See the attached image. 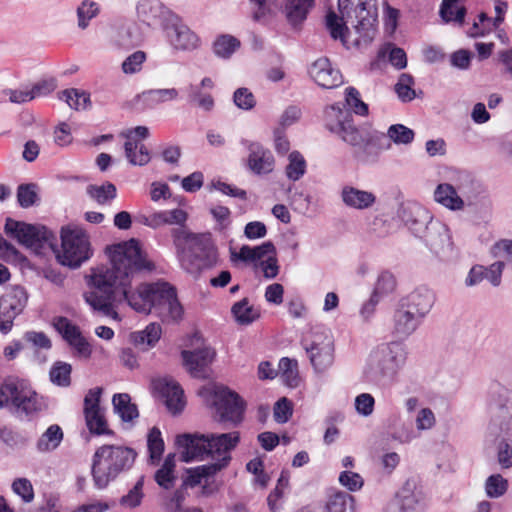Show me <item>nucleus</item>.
Instances as JSON below:
<instances>
[{"instance_id": "2eb2a0df", "label": "nucleus", "mask_w": 512, "mask_h": 512, "mask_svg": "<svg viewBox=\"0 0 512 512\" xmlns=\"http://www.w3.org/2000/svg\"><path fill=\"white\" fill-rule=\"evenodd\" d=\"M12 396V406L17 414L31 416L41 410L38 395L22 385L18 380L17 385H6Z\"/></svg>"}, {"instance_id": "338daca9", "label": "nucleus", "mask_w": 512, "mask_h": 512, "mask_svg": "<svg viewBox=\"0 0 512 512\" xmlns=\"http://www.w3.org/2000/svg\"><path fill=\"white\" fill-rule=\"evenodd\" d=\"M267 234V228L263 222L252 221L246 224L244 229V235L250 240L259 239L265 237Z\"/></svg>"}, {"instance_id": "5701e85b", "label": "nucleus", "mask_w": 512, "mask_h": 512, "mask_svg": "<svg viewBox=\"0 0 512 512\" xmlns=\"http://www.w3.org/2000/svg\"><path fill=\"white\" fill-rule=\"evenodd\" d=\"M341 197L346 206L359 210L367 209L376 202V196L372 192L352 186L343 187Z\"/></svg>"}, {"instance_id": "de8ad7c7", "label": "nucleus", "mask_w": 512, "mask_h": 512, "mask_svg": "<svg viewBox=\"0 0 512 512\" xmlns=\"http://www.w3.org/2000/svg\"><path fill=\"white\" fill-rule=\"evenodd\" d=\"M247 471L255 475V482L262 488H265L270 477L264 470V462L260 458L250 460L246 465Z\"/></svg>"}, {"instance_id": "864d4df0", "label": "nucleus", "mask_w": 512, "mask_h": 512, "mask_svg": "<svg viewBox=\"0 0 512 512\" xmlns=\"http://www.w3.org/2000/svg\"><path fill=\"white\" fill-rule=\"evenodd\" d=\"M235 105L243 110H251L256 105V99L248 88H238L233 95Z\"/></svg>"}, {"instance_id": "052dcab7", "label": "nucleus", "mask_w": 512, "mask_h": 512, "mask_svg": "<svg viewBox=\"0 0 512 512\" xmlns=\"http://www.w3.org/2000/svg\"><path fill=\"white\" fill-rule=\"evenodd\" d=\"M164 222L169 225H178L177 228H187L185 223L188 219V214L179 208L163 211Z\"/></svg>"}, {"instance_id": "bb28decb", "label": "nucleus", "mask_w": 512, "mask_h": 512, "mask_svg": "<svg viewBox=\"0 0 512 512\" xmlns=\"http://www.w3.org/2000/svg\"><path fill=\"white\" fill-rule=\"evenodd\" d=\"M175 454L169 453L162 466L155 472L154 480L163 489L169 490L174 486L175 476Z\"/></svg>"}, {"instance_id": "e433bc0d", "label": "nucleus", "mask_w": 512, "mask_h": 512, "mask_svg": "<svg viewBox=\"0 0 512 512\" xmlns=\"http://www.w3.org/2000/svg\"><path fill=\"white\" fill-rule=\"evenodd\" d=\"M279 370L285 384L289 387H297L299 384L298 362L295 359L283 357L279 361Z\"/></svg>"}, {"instance_id": "a19ab883", "label": "nucleus", "mask_w": 512, "mask_h": 512, "mask_svg": "<svg viewBox=\"0 0 512 512\" xmlns=\"http://www.w3.org/2000/svg\"><path fill=\"white\" fill-rule=\"evenodd\" d=\"M99 12L100 7L98 3L90 0L82 1L77 8L78 27L83 30L86 29L89 26L90 20L96 17Z\"/></svg>"}, {"instance_id": "6ab92c4d", "label": "nucleus", "mask_w": 512, "mask_h": 512, "mask_svg": "<svg viewBox=\"0 0 512 512\" xmlns=\"http://www.w3.org/2000/svg\"><path fill=\"white\" fill-rule=\"evenodd\" d=\"M184 366L193 377H204V370L208 367L216 356L213 348L204 346L194 351L183 350L181 352Z\"/></svg>"}, {"instance_id": "0e129e2a", "label": "nucleus", "mask_w": 512, "mask_h": 512, "mask_svg": "<svg viewBox=\"0 0 512 512\" xmlns=\"http://www.w3.org/2000/svg\"><path fill=\"white\" fill-rule=\"evenodd\" d=\"M494 257H503L508 261H512V240L501 239L497 241L491 248Z\"/></svg>"}, {"instance_id": "f704fd0d", "label": "nucleus", "mask_w": 512, "mask_h": 512, "mask_svg": "<svg viewBox=\"0 0 512 512\" xmlns=\"http://www.w3.org/2000/svg\"><path fill=\"white\" fill-rule=\"evenodd\" d=\"M147 446L151 463H159L164 452V441L162 438V433L158 427H152L149 430L147 436Z\"/></svg>"}, {"instance_id": "a211bd4d", "label": "nucleus", "mask_w": 512, "mask_h": 512, "mask_svg": "<svg viewBox=\"0 0 512 512\" xmlns=\"http://www.w3.org/2000/svg\"><path fill=\"white\" fill-rule=\"evenodd\" d=\"M309 73L314 81L322 88L333 89L343 83L342 74L332 67L328 58L317 59L310 67Z\"/></svg>"}, {"instance_id": "f03ea898", "label": "nucleus", "mask_w": 512, "mask_h": 512, "mask_svg": "<svg viewBox=\"0 0 512 512\" xmlns=\"http://www.w3.org/2000/svg\"><path fill=\"white\" fill-rule=\"evenodd\" d=\"M325 127L354 148L355 157L364 162H374L379 154L396 144H409L414 139V131L403 124L391 125L387 133L367 128H358L354 124L352 112L338 104L327 106L324 110Z\"/></svg>"}, {"instance_id": "3c124183", "label": "nucleus", "mask_w": 512, "mask_h": 512, "mask_svg": "<svg viewBox=\"0 0 512 512\" xmlns=\"http://www.w3.org/2000/svg\"><path fill=\"white\" fill-rule=\"evenodd\" d=\"M143 478L139 479L134 487L120 499V504L125 507L135 508L141 504L143 498Z\"/></svg>"}, {"instance_id": "a878e982", "label": "nucleus", "mask_w": 512, "mask_h": 512, "mask_svg": "<svg viewBox=\"0 0 512 512\" xmlns=\"http://www.w3.org/2000/svg\"><path fill=\"white\" fill-rule=\"evenodd\" d=\"M434 199L441 205L451 210H460L464 206V201L458 195L455 188L448 184H439L434 192Z\"/></svg>"}, {"instance_id": "6e6d98bb", "label": "nucleus", "mask_w": 512, "mask_h": 512, "mask_svg": "<svg viewBox=\"0 0 512 512\" xmlns=\"http://www.w3.org/2000/svg\"><path fill=\"white\" fill-rule=\"evenodd\" d=\"M293 414L292 403L286 398H280L274 405V419L277 423H286Z\"/></svg>"}, {"instance_id": "8fccbe9b", "label": "nucleus", "mask_w": 512, "mask_h": 512, "mask_svg": "<svg viewBox=\"0 0 512 512\" xmlns=\"http://www.w3.org/2000/svg\"><path fill=\"white\" fill-rule=\"evenodd\" d=\"M38 196L34 184H21L17 189V200L21 207L28 208L35 204Z\"/></svg>"}, {"instance_id": "72a5a7b5", "label": "nucleus", "mask_w": 512, "mask_h": 512, "mask_svg": "<svg viewBox=\"0 0 512 512\" xmlns=\"http://www.w3.org/2000/svg\"><path fill=\"white\" fill-rule=\"evenodd\" d=\"M87 194L98 204L104 205L111 202L117 196L116 186L111 182H105L102 185H89Z\"/></svg>"}, {"instance_id": "c85d7f7f", "label": "nucleus", "mask_w": 512, "mask_h": 512, "mask_svg": "<svg viewBox=\"0 0 512 512\" xmlns=\"http://www.w3.org/2000/svg\"><path fill=\"white\" fill-rule=\"evenodd\" d=\"M395 348L396 351L392 348L382 351L379 365L383 375L395 374L399 367L404 363L405 357L402 349L399 346H396Z\"/></svg>"}, {"instance_id": "9d476101", "label": "nucleus", "mask_w": 512, "mask_h": 512, "mask_svg": "<svg viewBox=\"0 0 512 512\" xmlns=\"http://www.w3.org/2000/svg\"><path fill=\"white\" fill-rule=\"evenodd\" d=\"M302 346L316 372H324L333 365L335 349L331 335L313 332L310 337L302 340Z\"/></svg>"}, {"instance_id": "393cba45", "label": "nucleus", "mask_w": 512, "mask_h": 512, "mask_svg": "<svg viewBox=\"0 0 512 512\" xmlns=\"http://www.w3.org/2000/svg\"><path fill=\"white\" fill-rule=\"evenodd\" d=\"M174 30V36L171 37V43L176 49L192 50L198 46L199 38L186 25L177 24L172 21L170 28Z\"/></svg>"}, {"instance_id": "423d86ee", "label": "nucleus", "mask_w": 512, "mask_h": 512, "mask_svg": "<svg viewBox=\"0 0 512 512\" xmlns=\"http://www.w3.org/2000/svg\"><path fill=\"white\" fill-rule=\"evenodd\" d=\"M136 452L128 447L116 445H102L94 455L92 461V476L95 486L105 488L121 472L130 469L135 461Z\"/></svg>"}, {"instance_id": "c03bdc74", "label": "nucleus", "mask_w": 512, "mask_h": 512, "mask_svg": "<svg viewBox=\"0 0 512 512\" xmlns=\"http://www.w3.org/2000/svg\"><path fill=\"white\" fill-rule=\"evenodd\" d=\"M414 79L411 75L403 73L395 85V92L403 102L412 101L416 94L413 89Z\"/></svg>"}, {"instance_id": "f257e3e1", "label": "nucleus", "mask_w": 512, "mask_h": 512, "mask_svg": "<svg viewBox=\"0 0 512 512\" xmlns=\"http://www.w3.org/2000/svg\"><path fill=\"white\" fill-rule=\"evenodd\" d=\"M111 267L91 269L87 283L93 288L85 293L86 302L104 316L120 320L114 308L116 302L126 301L136 312L149 314L154 311L162 320L178 321L183 307L174 286L165 281L142 283L132 289V277L141 272L154 270L136 239L118 243L108 248Z\"/></svg>"}, {"instance_id": "cd10ccee", "label": "nucleus", "mask_w": 512, "mask_h": 512, "mask_svg": "<svg viewBox=\"0 0 512 512\" xmlns=\"http://www.w3.org/2000/svg\"><path fill=\"white\" fill-rule=\"evenodd\" d=\"M115 412L125 422H130L139 416L137 406L131 403V397L127 393L115 394L112 398Z\"/></svg>"}, {"instance_id": "e2e57ef3", "label": "nucleus", "mask_w": 512, "mask_h": 512, "mask_svg": "<svg viewBox=\"0 0 512 512\" xmlns=\"http://www.w3.org/2000/svg\"><path fill=\"white\" fill-rule=\"evenodd\" d=\"M375 400L371 394L362 393L355 399V407L359 414L369 416L374 410Z\"/></svg>"}, {"instance_id": "20e7f679", "label": "nucleus", "mask_w": 512, "mask_h": 512, "mask_svg": "<svg viewBox=\"0 0 512 512\" xmlns=\"http://www.w3.org/2000/svg\"><path fill=\"white\" fill-rule=\"evenodd\" d=\"M171 237L181 266L188 273L199 275L218 264V249L211 233H193L188 228H172Z\"/></svg>"}, {"instance_id": "603ef678", "label": "nucleus", "mask_w": 512, "mask_h": 512, "mask_svg": "<svg viewBox=\"0 0 512 512\" xmlns=\"http://www.w3.org/2000/svg\"><path fill=\"white\" fill-rule=\"evenodd\" d=\"M12 490L26 503H30L34 499V489L31 482L27 478L15 479L12 483Z\"/></svg>"}, {"instance_id": "39448f33", "label": "nucleus", "mask_w": 512, "mask_h": 512, "mask_svg": "<svg viewBox=\"0 0 512 512\" xmlns=\"http://www.w3.org/2000/svg\"><path fill=\"white\" fill-rule=\"evenodd\" d=\"M240 441L237 431L224 434H182L177 436L176 444L182 449V460L190 462L206 457L216 458L223 453H230Z\"/></svg>"}, {"instance_id": "a18cd8bd", "label": "nucleus", "mask_w": 512, "mask_h": 512, "mask_svg": "<svg viewBox=\"0 0 512 512\" xmlns=\"http://www.w3.org/2000/svg\"><path fill=\"white\" fill-rule=\"evenodd\" d=\"M508 481L500 474L489 476L485 482V491L490 498H498L506 493Z\"/></svg>"}, {"instance_id": "7ed1b4c3", "label": "nucleus", "mask_w": 512, "mask_h": 512, "mask_svg": "<svg viewBox=\"0 0 512 512\" xmlns=\"http://www.w3.org/2000/svg\"><path fill=\"white\" fill-rule=\"evenodd\" d=\"M341 13L339 17L334 11L326 14V28L334 40H340L345 47L348 46L349 29L344 22L354 23L357 37L353 45L357 48L368 46L376 36L377 6L376 0H338Z\"/></svg>"}, {"instance_id": "473e14b6", "label": "nucleus", "mask_w": 512, "mask_h": 512, "mask_svg": "<svg viewBox=\"0 0 512 512\" xmlns=\"http://www.w3.org/2000/svg\"><path fill=\"white\" fill-rule=\"evenodd\" d=\"M231 313L235 318L236 322L240 325H248L259 318V313L249 304L247 298H244L236 302L232 308Z\"/></svg>"}, {"instance_id": "bf43d9fd", "label": "nucleus", "mask_w": 512, "mask_h": 512, "mask_svg": "<svg viewBox=\"0 0 512 512\" xmlns=\"http://www.w3.org/2000/svg\"><path fill=\"white\" fill-rule=\"evenodd\" d=\"M339 482L350 491H357L361 489L364 483L360 474L351 471L341 472L339 475Z\"/></svg>"}, {"instance_id": "69168bd1", "label": "nucleus", "mask_w": 512, "mask_h": 512, "mask_svg": "<svg viewBox=\"0 0 512 512\" xmlns=\"http://www.w3.org/2000/svg\"><path fill=\"white\" fill-rule=\"evenodd\" d=\"M69 345L74 349L78 357L89 359L92 355V346L83 335H80Z\"/></svg>"}, {"instance_id": "f3484780", "label": "nucleus", "mask_w": 512, "mask_h": 512, "mask_svg": "<svg viewBox=\"0 0 512 512\" xmlns=\"http://www.w3.org/2000/svg\"><path fill=\"white\" fill-rule=\"evenodd\" d=\"M247 167L256 175L271 173L275 167V159L271 151L258 142L248 145Z\"/></svg>"}, {"instance_id": "09e8293b", "label": "nucleus", "mask_w": 512, "mask_h": 512, "mask_svg": "<svg viewBox=\"0 0 512 512\" xmlns=\"http://www.w3.org/2000/svg\"><path fill=\"white\" fill-rule=\"evenodd\" d=\"M146 61V53L138 50L129 55L122 63V71L125 74H135L141 71L143 63Z\"/></svg>"}, {"instance_id": "58836bf2", "label": "nucleus", "mask_w": 512, "mask_h": 512, "mask_svg": "<svg viewBox=\"0 0 512 512\" xmlns=\"http://www.w3.org/2000/svg\"><path fill=\"white\" fill-rule=\"evenodd\" d=\"M53 326L68 344L82 335L80 328L63 316L54 318Z\"/></svg>"}, {"instance_id": "412c9836", "label": "nucleus", "mask_w": 512, "mask_h": 512, "mask_svg": "<svg viewBox=\"0 0 512 512\" xmlns=\"http://www.w3.org/2000/svg\"><path fill=\"white\" fill-rule=\"evenodd\" d=\"M178 95V90L175 88L150 89L138 94L135 103L141 109H152L162 103L177 99Z\"/></svg>"}, {"instance_id": "ddd939ff", "label": "nucleus", "mask_w": 512, "mask_h": 512, "mask_svg": "<svg viewBox=\"0 0 512 512\" xmlns=\"http://www.w3.org/2000/svg\"><path fill=\"white\" fill-rule=\"evenodd\" d=\"M126 141L124 143L125 156L129 163L144 166L150 162L151 156L142 140L148 138L149 129L146 126H137L121 133Z\"/></svg>"}, {"instance_id": "37998d69", "label": "nucleus", "mask_w": 512, "mask_h": 512, "mask_svg": "<svg viewBox=\"0 0 512 512\" xmlns=\"http://www.w3.org/2000/svg\"><path fill=\"white\" fill-rule=\"evenodd\" d=\"M161 334V326L157 323H150L144 330L134 333L133 338L136 344L146 343L153 347L159 341Z\"/></svg>"}, {"instance_id": "4c0bfd02", "label": "nucleus", "mask_w": 512, "mask_h": 512, "mask_svg": "<svg viewBox=\"0 0 512 512\" xmlns=\"http://www.w3.org/2000/svg\"><path fill=\"white\" fill-rule=\"evenodd\" d=\"M354 498L345 492L332 494L325 505L326 512H348L353 508Z\"/></svg>"}, {"instance_id": "c756f323", "label": "nucleus", "mask_w": 512, "mask_h": 512, "mask_svg": "<svg viewBox=\"0 0 512 512\" xmlns=\"http://www.w3.org/2000/svg\"><path fill=\"white\" fill-rule=\"evenodd\" d=\"M63 437L62 428L57 424H52L38 439L36 447L40 452L53 451L61 444Z\"/></svg>"}, {"instance_id": "13d9d810", "label": "nucleus", "mask_w": 512, "mask_h": 512, "mask_svg": "<svg viewBox=\"0 0 512 512\" xmlns=\"http://www.w3.org/2000/svg\"><path fill=\"white\" fill-rule=\"evenodd\" d=\"M214 459L217 461L213 464L199 466V471L203 474V478L212 476L225 468L229 464L231 456L230 453H223V455Z\"/></svg>"}, {"instance_id": "49530a36", "label": "nucleus", "mask_w": 512, "mask_h": 512, "mask_svg": "<svg viewBox=\"0 0 512 512\" xmlns=\"http://www.w3.org/2000/svg\"><path fill=\"white\" fill-rule=\"evenodd\" d=\"M395 289L396 279L394 275L388 271H384L377 279L373 294L380 298V296L394 292Z\"/></svg>"}, {"instance_id": "aec40b11", "label": "nucleus", "mask_w": 512, "mask_h": 512, "mask_svg": "<svg viewBox=\"0 0 512 512\" xmlns=\"http://www.w3.org/2000/svg\"><path fill=\"white\" fill-rule=\"evenodd\" d=\"M57 88V80L54 77L41 79L30 89L15 90L11 93L10 99L12 102L23 103L31 101L38 97L47 96Z\"/></svg>"}, {"instance_id": "1a4fd4ad", "label": "nucleus", "mask_w": 512, "mask_h": 512, "mask_svg": "<svg viewBox=\"0 0 512 512\" xmlns=\"http://www.w3.org/2000/svg\"><path fill=\"white\" fill-rule=\"evenodd\" d=\"M200 395L209 399L220 421L235 425L243 421L246 403L238 393L225 386L213 385L201 389Z\"/></svg>"}, {"instance_id": "b1692460", "label": "nucleus", "mask_w": 512, "mask_h": 512, "mask_svg": "<svg viewBox=\"0 0 512 512\" xmlns=\"http://www.w3.org/2000/svg\"><path fill=\"white\" fill-rule=\"evenodd\" d=\"M419 317L414 314V311L409 310L404 303L396 310L394 314V331L400 337L410 335L417 327Z\"/></svg>"}, {"instance_id": "5fc2aeb1", "label": "nucleus", "mask_w": 512, "mask_h": 512, "mask_svg": "<svg viewBox=\"0 0 512 512\" xmlns=\"http://www.w3.org/2000/svg\"><path fill=\"white\" fill-rule=\"evenodd\" d=\"M346 102L358 115L368 114V106L360 99L359 91L354 87L346 88Z\"/></svg>"}, {"instance_id": "4d7b16f0", "label": "nucleus", "mask_w": 512, "mask_h": 512, "mask_svg": "<svg viewBox=\"0 0 512 512\" xmlns=\"http://www.w3.org/2000/svg\"><path fill=\"white\" fill-rule=\"evenodd\" d=\"M24 340L36 349L49 350L52 347L50 338L44 332L27 331Z\"/></svg>"}, {"instance_id": "774afa93", "label": "nucleus", "mask_w": 512, "mask_h": 512, "mask_svg": "<svg viewBox=\"0 0 512 512\" xmlns=\"http://www.w3.org/2000/svg\"><path fill=\"white\" fill-rule=\"evenodd\" d=\"M497 459L502 468L512 467V447L507 442L499 444Z\"/></svg>"}, {"instance_id": "4be33fe9", "label": "nucleus", "mask_w": 512, "mask_h": 512, "mask_svg": "<svg viewBox=\"0 0 512 512\" xmlns=\"http://www.w3.org/2000/svg\"><path fill=\"white\" fill-rule=\"evenodd\" d=\"M405 306L414 311V314L422 318L427 314L434 304V294L427 288H418L406 299Z\"/></svg>"}, {"instance_id": "ea45409f", "label": "nucleus", "mask_w": 512, "mask_h": 512, "mask_svg": "<svg viewBox=\"0 0 512 512\" xmlns=\"http://www.w3.org/2000/svg\"><path fill=\"white\" fill-rule=\"evenodd\" d=\"M72 366L66 362L57 361L50 369V380L62 387H68L71 384Z\"/></svg>"}, {"instance_id": "7c9ffc66", "label": "nucleus", "mask_w": 512, "mask_h": 512, "mask_svg": "<svg viewBox=\"0 0 512 512\" xmlns=\"http://www.w3.org/2000/svg\"><path fill=\"white\" fill-rule=\"evenodd\" d=\"M58 98L64 100L74 110L86 109L91 105L90 94L76 88L59 92Z\"/></svg>"}, {"instance_id": "0eeeda50", "label": "nucleus", "mask_w": 512, "mask_h": 512, "mask_svg": "<svg viewBox=\"0 0 512 512\" xmlns=\"http://www.w3.org/2000/svg\"><path fill=\"white\" fill-rule=\"evenodd\" d=\"M5 233L36 254L44 253L46 248L56 252V236L43 225L8 218L5 223Z\"/></svg>"}, {"instance_id": "6e6552de", "label": "nucleus", "mask_w": 512, "mask_h": 512, "mask_svg": "<svg viewBox=\"0 0 512 512\" xmlns=\"http://www.w3.org/2000/svg\"><path fill=\"white\" fill-rule=\"evenodd\" d=\"M93 254L88 234L79 227H63L61 230V251L57 252L60 264L78 268Z\"/></svg>"}, {"instance_id": "c9c22d12", "label": "nucleus", "mask_w": 512, "mask_h": 512, "mask_svg": "<svg viewBox=\"0 0 512 512\" xmlns=\"http://www.w3.org/2000/svg\"><path fill=\"white\" fill-rule=\"evenodd\" d=\"M240 47V41L228 34L220 35L213 43L214 53L221 58H229Z\"/></svg>"}, {"instance_id": "79ce46f5", "label": "nucleus", "mask_w": 512, "mask_h": 512, "mask_svg": "<svg viewBox=\"0 0 512 512\" xmlns=\"http://www.w3.org/2000/svg\"><path fill=\"white\" fill-rule=\"evenodd\" d=\"M286 176L292 180H299L306 172V161L301 153L293 151L289 155V164L286 166Z\"/></svg>"}, {"instance_id": "680f3d73", "label": "nucleus", "mask_w": 512, "mask_h": 512, "mask_svg": "<svg viewBox=\"0 0 512 512\" xmlns=\"http://www.w3.org/2000/svg\"><path fill=\"white\" fill-rule=\"evenodd\" d=\"M447 12L448 14L443 15L442 13V5L440 6V16L444 22H456L460 25L464 23L467 9L464 6L456 7L455 4H450V7Z\"/></svg>"}, {"instance_id": "dca6fc26", "label": "nucleus", "mask_w": 512, "mask_h": 512, "mask_svg": "<svg viewBox=\"0 0 512 512\" xmlns=\"http://www.w3.org/2000/svg\"><path fill=\"white\" fill-rule=\"evenodd\" d=\"M153 387L171 413L177 414L183 410L184 392L177 382L165 378L158 379L153 382Z\"/></svg>"}, {"instance_id": "f8f14e48", "label": "nucleus", "mask_w": 512, "mask_h": 512, "mask_svg": "<svg viewBox=\"0 0 512 512\" xmlns=\"http://www.w3.org/2000/svg\"><path fill=\"white\" fill-rule=\"evenodd\" d=\"M102 389L100 387L90 389L84 398L83 413L88 430L94 435H111L104 411L100 406Z\"/></svg>"}, {"instance_id": "2f4dec72", "label": "nucleus", "mask_w": 512, "mask_h": 512, "mask_svg": "<svg viewBox=\"0 0 512 512\" xmlns=\"http://www.w3.org/2000/svg\"><path fill=\"white\" fill-rule=\"evenodd\" d=\"M314 0H289L286 5V16L292 25H297L307 17Z\"/></svg>"}, {"instance_id": "9b49d317", "label": "nucleus", "mask_w": 512, "mask_h": 512, "mask_svg": "<svg viewBox=\"0 0 512 512\" xmlns=\"http://www.w3.org/2000/svg\"><path fill=\"white\" fill-rule=\"evenodd\" d=\"M28 295L23 287H13L0 298V331L7 334L13 327L15 318L27 304Z\"/></svg>"}, {"instance_id": "4468645a", "label": "nucleus", "mask_w": 512, "mask_h": 512, "mask_svg": "<svg viewBox=\"0 0 512 512\" xmlns=\"http://www.w3.org/2000/svg\"><path fill=\"white\" fill-rule=\"evenodd\" d=\"M139 20L151 28L168 30L172 21H176L174 13L159 0H141L137 5Z\"/></svg>"}]
</instances>
